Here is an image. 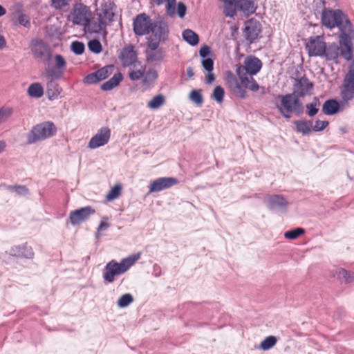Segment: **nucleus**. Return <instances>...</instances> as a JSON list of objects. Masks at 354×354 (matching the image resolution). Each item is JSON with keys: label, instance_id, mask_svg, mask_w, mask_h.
Segmentation results:
<instances>
[{"label": "nucleus", "instance_id": "f257e3e1", "mask_svg": "<svg viewBox=\"0 0 354 354\" xmlns=\"http://www.w3.org/2000/svg\"><path fill=\"white\" fill-rule=\"evenodd\" d=\"M322 23L329 29L338 28L340 32L338 41L341 55L346 61H351L354 52V27L348 17L341 10L324 8L322 13Z\"/></svg>", "mask_w": 354, "mask_h": 354}, {"label": "nucleus", "instance_id": "f03ea898", "mask_svg": "<svg viewBox=\"0 0 354 354\" xmlns=\"http://www.w3.org/2000/svg\"><path fill=\"white\" fill-rule=\"evenodd\" d=\"M261 67V61L254 56H248L243 64L237 66L236 73L242 84L253 92L257 91L259 85L252 76L257 74Z\"/></svg>", "mask_w": 354, "mask_h": 354}, {"label": "nucleus", "instance_id": "7ed1b4c3", "mask_svg": "<svg viewBox=\"0 0 354 354\" xmlns=\"http://www.w3.org/2000/svg\"><path fill=\"white\" fill-rule=\"evenodd\" d=\"M140 257V254L137 253L127 258L122 259L120 262L111 260L104 267L103 271L104 280L111 283L116 277L125 273Z\"/></svg>", "mask_w": 354, "mask_h": 354}, {"label": "nucleus", "instance_id": "20e7f679", "mask_svg": "<svg viewBox=\"0 0 354 354\" xmlns=\"http://www.w3.org/2000/svg\"><path fill=\"white\" fill-rule=\"evenodd\" d=\"M279 97L281 102L277 104V108L283 118L289 119L292 113L299 115L304 112L302 102L294 94L279 95Z\"/></svg>", "mask_w": 354, "mask_h": 354}, {"label": "nucleus", "instance_id": "39448f33", "mask_svg": "<svg viewBox=\"0 0 354 354\" xmlns=\"http://www.w3.org/2000/svg\"><path fill=\"white\" fill-rule=\"evenodd\" d=\"M57 132L52 122H44L34 126L27 134V144L32 145L38 141L50 138Z\"/></svg>", "mask_w": 354, "mask_h": 354}, {"label": "nucleus", "instance_id": "423d86ee", "mask_svg": "<svg viewBox=\"0 0 354 354\" xmlns=\"http://www.w3.org/2000/svg\"><path fill=\"white\" fill-rule=\"evenodd\" d=\"M92 12L90 8L82 3H75L68 16V20L73 25L84 27L91 19Z\"/></svg>", "mask_w": 354, "mask_h": 354}, {"label": "nucleus", "instance_id": "0eeeda50", "mask_svg": "<svg viewBox=\"0 0 354 354\" xmlns=\"http://www.w3.org/2000/svg\"><path fill=\"white\" fill-rule=\"evenodd\" d=\"M30 48L34 58L44 63L49 62L52 59L53 51L50 46L41 39L31 40Z\"/></svg>", "mask_w": 354, "mask_h": 354}, {"label": "nucleus", "instance_id": "6e6552de", "mask_svg": "<svg viewBox=\"0 0 354 354\" xmlns=\"http://www.w3.org/2000/svg\"><path fill=\"white\" fill-rule=\"evenodd\" d=\"M340 94L342 100L348 102L354 98V66L351 65L344 77L340 87Z\"/></svg>", "mask_w": 354, "mask_h": 354}, {"label": "nucleus", "instance_id": "1a4fd4ad", "mask_svg": "<svg viewBox=\"0 0 354 354\" xmlns=\"http://www.w3.org/2000/svg\"><path fill=\"white\" fill-rule=\"evenodd\" d=\"M153 21L145 13L138 15L133 22V30L137 36H144L150 33Z\"/></svg>", "mask_w": 354, "mask_h": 354}, {"label": "nucleus", "instance_id": "9d476101", "mask_svg": "<svg viewBox=\"0 0 354 354\" xmlns=\"http://www.w3.org/2000/svg\"><path fill=\"white\" fill-rule=\"evenodd\" d=\"M326 43L322 36L310 37L306 44L310 57H322L326 53Z\"/></svg>", "mask_w": 354, "mask_h": 354}, {"label": "nucleus", "instance_id": "9b49d317", "mask_svg": "<svg viewBox=\"0 0 354 354\" xmlns=\"http://www.w3.org/2000/svg\"><path fill=\"white\" fill-rule=\"evenodd\" d=\"M314 87V84L306 77H301L295 79L292 85V94L299 99L307 95H310Z\"/></svg>", "mask_w": 354, "mask_h": 354}, {"label": "nucleus", "instance_id": "f8f14e48", "mask_svg": "<svg viewBox=\"0 0 354 354\" xmlns=\"http://www.w3.org/2000/svg\"><path fill=\"white\" fill-rule=\"evenodd\" d=\"M150 32L154 39L166 41L169 38V34L167 22L162 17L158 18L153 21Z\"/></svg>", "mask_w": 354, "mask_h": 354}, {"label": "nucleus", "instance_id": "ddd939ff", "mask_svg": "<svg viewBox=\"0 0 354 354\" xmlns=\"http://www.w3.org/2000/svg\"><path fill=\"white\" fill-rule=\"evenodd\" d=\"M111 133V129L107 127L100 128L89 140L88 147L95 149L104 146L110 140Z\"/></svg>", "mask_w": 354, "mask_h": 354}, {"label": "nucleus", "instance_id": "4468645a", "mask_svg": "<svg viewBox=\"0 0 354 354\" xmlns=\"http://www.w3.org/2000/svg\"><path fill=\"white\" fill-rule=\"evenodd\" d=\"M94 213L95 210L90 206L81 207L70 213L68 221L72 225H78L87 221Z\"/></svg>", "mask_w": 354, "mask_h": 354}, {"label": "nucleus", "instance_id": "2eb2a0df", "mask_svg": "<svg viewBox=\"0 0 354 354\" xmlns=\"http://www.w3.org/2000/svg\"><path fill=\"white\" fill-rule=\"evenodd\" d=\"M178 180L174 177H161L153 180L149 187V193L159 192L177 185Z\"/></svg>", "mask_w": 354, "mask_h": 354}, {"label": "nucleus", "instance_id": "dca6fc26", "mask_svg": "<svg viewBox=\"0 0 354 354\" xmlns=\"http://www.w3.org/2000/svg\"><path fill=\"white\" fill-rule=\"evenodd\" d=\"M267 207L273 211L285 212L288 206V202L286 198L279 194L268 196L265 200Z\"/></svg>", "mask_w": 354, "mask_h": 354}, {"label": "nucleus", "instance_id": "f3484780", "mask_svg": "<svg viewBox=\"0 0 354 354\" xmlns=\"http://www.w3.org/2000/svg\"><path fill=\"white\" fill-rule=\"evenodd\" d=\"M261 32V24L259 21L250 19L245 23L244 37L250 44L254 42Z\"/></svg>", "mask_w": 354, "mask_h": 354}, {"label": "nucleus", "instance_id": "a211bd4d", "mask_svg": "<svg viewBox=\"0 0 354 354\" xmlns=\"http://www.w3.org/2000/svg\"><path fill=\"white\" fill-rule=\"evenodd\" d=\"M114 3L111 0H104L101 3L100 8L97 10L98 17L102 20L111 21L114 16L113 7Z\"/></svg>", "mask_w": 354, "mask_h": 354}, {"label": "nucleus", "instance_id": "6ab92c4d", "mask_svg": "<svg viewBox=\"0 0 354 354\" xmlns=\"http://www.w3.org/2000/svg\"><path fill=\"white\" fill-rule=\"evenodd\" d=\"M121 61L124 66H131L137 64V55L132 45L123 48L120 55Z\"/></svg>", "mask_w": 354, "mask_h": 354}, {"label": "nucleus", "instance_id": "aec40b11", "mask_svg": "<svg viewBox=\"0 0 354 354\" xmlns=\"http://www.w3.org/2000/svg\"><path fill=\"white\" fill-rule=\"evenodd\" d=\"M9 254L13 257H25L27 259L32 258L34 253L31 247L24 244L21 245H15L11 248Z\"/></svg>", "mask_w": 354, "mask_h": 354}, {"label": "nucleus", "instance_id": "412c9836", "mask_svg": "<svg viewBox=\"0 0 354 354\" xmlns=\"http://www.w3.org/2000/svg\"><path fill=\"white\" fill-rule=\"evenodd\" d=\"M106 21L98 17L97 21H91L89 19L88 24L84 26V30L90 33H102L105 31Z\"/></svg>", "mask_w": 354, "mask_h": 354}, {"label": "nucleus", "instance_id": "4be33fe9", "mask_svg": "<svg viewBox=\"0 0 354 354\" xmlns=\"http://www.w3.org/2000/svg\"><path fill=\"white\" fill-rule=\"evenodd\" d=\"M236 6L247 16L253 14L257 9L254 0H239L236 1Z\"/></svg>", "mask_w": 354, "mask_h": 354}, {"label": "nucleus", "instance_id": "5701e85b", "mask_svg": "<svg viewBox=\"0 0 354 354\" xmlns=\"http://www.w3.org/2000/svg\"><path fill=\"white\" fill-rule=\"evenodd\" d=\"M145 66L140 63H137L131 66L129 71V77L132 81H137L144 76L145 73Z\"/></svg>", "mask_w": 354, "mask_h": 354}, {"label": "nucleus", "instance_id": "b1692460", "mask_svg": "<svg viewBox=\"0 0 354 354\" xmlns=\"http://www.w3.org/2000/svg\"><path fill=\"white\" fill-rule=\"evenodd\" d=\"M296 131L304 136L309 135L312 131L313 121L300 120L295 122Z\"/></svg>", "mask_w": 354, "mask_h": 354}, {"label": "nucleus", "instance_id": "393cba45", "mask_svg": "<svg viewBox=\"0 0 354 354\" xmlns=\"http://www.w3.org/2000/svg\"><path fill=\"white\" fill-rule=\"evenodd\" d=\"M62 92V88L59 84L54 80H50L47 83L46 93L50 100L57 99Z\"/></svg>", "mask_w": 354, "mask_h": 354}, {"label": "nucleus", "instance_id": "a878e982", "mask_svg": "<svg viewBox=\"0 0 354 354\" xmlns=\"http://www.w3.org/2000/svg\"><path fill=\"white\" fill-rule=\"evenodd\" d=\"M122 80L121 73H115L113 76L101 85V89L104 91H111L117 86Z\"/></svg>", "mask_w": 354, "mask_h": 354}, {"label": "nucleus", "instance_id": "bb28decb", "mask_svg": "<svg viewBox=\"0 0 354 354\" xmlns=\"http://www.w3.org/2000/svg\"><path fill=\"white\" fill-rule=\"evenodd\" d=\"M339 108V105L335 100H328L324 103L322 111L326 115H331L335 114Z\"/></svg>", "mask_w": 354, "mask_h": 354}, {"label": "nucleus", "instance_id": "cd10ccee", "mask_svg": "<svg viewBox=\"0 0 354 354\" xmlns=\"http://www.w3.org/2000/svg\"><path fill=\"white\" fill-rule=\"evenodd\" d=\"M165 57V52L162 48L146 53L147 60L150 63L156 64L160 62Z\"/></svg>", "mask_w": 354, "mask_h": 354}, {"label": "nucleus", "instance_id": "c85d7f7f", "mask_svg": "<svg viewBox=\"0 0 354 354\" xmlns=\"http://www.w3.org/2000/svg\"><path fill=\"white\" fill-rule=\"evenodd\" d=\"M335 276L342 282L345 283H351L354 281V272H348L343 268H337L335 270Z\"/></svg>", "mask_w": 354, "mask_h": 354}, {"label": "nucleus", "instance_id": "c756f323", "mask_svg": "<svg viewBox=\"0 0 354 354\" xmlns=\"http://www.w3.org/2000/svg\"><path fill=\"white\" fill-rule=\"evenodd\" d=\"M156 6L166 4L167 15L172 17L176 13V0H152Z\"/></svg>", "mask_w": 354, "mask_h": 354}, {"label": "nucleus", "instance_id": "7c9ffc66", "mask_svg": "<svg viewBox=\"0 0 354 354\" xmlns=\"http://www.w3.org/2000/svg\"><path fill=\"white\" fill-rule=\"evenodd\" d=\"M28 93L31 97L40 98L44 95V88L40 83L35 82L29 86Z\"/></svg>", "mask_w": 354, "mask_h": 354}, {"label": "nucleus", "instance_id": "2f4dec72", "mask_svg": "<svg viewBox=\"0 0 354 354\" xmlns=\"http://www.w3.org/2000/svg\"><path fill=\"white\" fill-rule=\"evenodd\" d=\"M183 39L191 46H196L198 44V35L190 29H186L182 34Z\"/></svg>", "mask_w": 354, "mask_h": 354}, {"label": "nucleus", "instance_id": "473e14b6", "mask_svg": "<svg viewBox=\"0 0 354 354\" xmlns=\"http://www.w3.org/2000/svg\"><path fill=\"white\" fill-rule=\"evenodd\" d=\"M142 77L143 85L147 87H149L154 83L155 80L157 79L158 73L155 69L151 68L147 73H145L144 76Z\"/></svg>", "mask_w": 354, "mask_h": 354}, {"label": "nucleus", "instance_id": "72a5a7b5", "mask_svg": "<svg viewBox=\"0 0 354 354\" xmlns=\"http://www.w3.org/2000/svg\"><path fill=\"white\" fill-rule=\"evenodd\" d=\"M339 48L336 44L330 45L328 48L326 47V53L323 55L327 60L334 61L339 57Z\"/></svg>", "mask_w": 354, "mask_h": 354}, {"label": "nucleus", "instance_id": "f704fd0d", "mask_svg": "<svg viewBox=\"0 0 354 354\" xmlns=\"http://www.w3.org/2000/svg\"><path fill=\"white\" fill-rule=\"evenodd\" d=\"M6 189L14 192L19 196H26L29 194V189L25 185H3Z\"/></svg>", "mask_w": 354, "mask_h": 354}, {"label": "nucleus", "instance_id": "c9c22d12", "mask_svg": "<svg viewBox=\"0 0 354 354\" xmlns=\"http://www.w3.org/2000/svg\"><path fill=\"white\" fill-rule=\"evenodd\" d=\"M165 102V97L159 94L154 96L151 100L147 103V107L151 109H157L162 106Z\"/></svg>", "mask_w": 354, "mask_h": 354}, {"label": "nucleus", "instance_id": "e433bc0d", "mask_svg": "<svg viewBox=\"0 0 354 354\" xmlns=\"http://www.w3.org/2000/svg\"><path fill=\"white\" fill-rule=\"evenodd\" d=\"M277 339L276 337L270 335L265 338L260 344V348L263 351H268L272 348L276 344Z\"/></svg>", "mask_w": 354, "mask_h": 354}, {"label": "nucleus", "instance_id": "4c0bfd02", "mask_svg": "<svg viewBox=\"0 0 354 354\" xmlns=\"http://www.w3.org/2000/svg\"><path fill=\"white\" fill-rule=\"evenodd\" d=\"M13 113V109L9 106L0 108V125L6 122Z\"/></svg>", "mask_w": 354, "mask_h": 354}, {"label": "nucleus", "instance_id": "58836bf2", "mask_svg": "<svg viewBox=\"0 0 354 354\" xmlns=\"http://www.w3.org/2000/svg\"><path fill=\"white\" fill-rule=\"evenodd\" d=\"M133 301V296L130 293H126L119 298L117 304L120 308H125L131 304Z\"/></svg>", "mask_w": 354, "mask_h": 354}, {"label": "nucleus", "instance_id": "ea45409f", "mask_svg": "<svg viewBox=\"0 0 354 354\" xmlns=\"http://www.w3.org/2000/svg\"><path fill=\"white\" fill-rule=\"evenodd\" d=\"M122 190L120 185H115L107 194L106 198L108 201H111L119 197Z\"/></svg>", "mask_w": 354, "mask_h": 354}, {"label": "nucleus", "instance_id": "a19ab883", "mask_svg": "<svg viewBox=\"0 0 354 354\" xmlns=\"http://www.w3.org/2000/svg\"><path fill=\"white\" fill-rule=\"evenodd\" d=\"M305 230L301 227H297L292 230L287 231L284 233V237L288 239H296L301 234H304Z\"/></svg>", "mask_w": 354, "mask_h": 354}, {"label": "nucleus", "instance_id": "79ce46f5", "mask_svg": "<svg viewBox=\"0 0 354 354\" xmlns=\"http://www.w3.org/2000/svg\"><path fill=\"white\" fill-rule=\"evenodd\" d=\"M113 66L112 65L104 66L96 71L100 81L106 79L109 75L112 73Z\"/></svg>", "mask_w": 354, "mask_h": 354}, {"label": "nucleus", "instance_id": "37998d69", "mask_svg": "<svg viewBox=\"0 0 354 354\" xmlns=\"http://www.w3.org/2000/svg\"><path fill=\"white\" fill-rule=\"evenodd\" d=\"M319 105V101L317 97H314L313 102L306 104V109H308V115L310 117H313L316 115L318 112L317 106Z\"/></svg>", "mask_w": 354, "mask_h": 354}, {"label": "nucleus", "instance_id": "c03bdc74", "mask_svg": "<svg viewBox=\"0 0 354 354\" xmlns=\"http://www.w3.org/2000/svg\"><path fill=\"white\" fill-rule=\"evenodd\" d=\"M224 94V89L221 86H216L214 89L212 97L218 103H221L223 101Z\"/></svg>", "mask_w": 354, "mask_h": 354}, {"label": "nucleus", "instance_id": "a18cd8bd", "mask_svg": "<svg viewBox=\"0 0 354 354\" xmlns=\"http://www.w3.org/2000/svg\"><path fill=\"white\" fill-rule=\"evenodd\" d=\"M84 44L78 41L72 42L71 46V50L77 55H82L84 51Z\"/></svg>", "mask_w": 354, "mask_h": 354}, {"label": "nucleus", "instance_id": "49530a36", "mask_svg": "<svg viewBox=\"0 0 354 354\" xmlns=\"http://www.w3.org/2000/svg\"><path fill=\"white\" fill-rule=\"evenodd\" d=\"M88 47L91 52L96 54L100 53L102 49L101 43L97 39H93L88 41Z\"/></svg>", "mask_w": 354, "mask_h": 354}, {"label": "nucleus", "instance_id": "de8ad7c7", "mask_svg": "<svg viewBox=\"0 0 354 354\" xmlns=\"http://www.w3.org/2000/svg\"><path fill=\"white\" fill-rule=\"evenodd\" d=\"M190 100L198 105H201L203 100L200 90H193L189 95Z\"/></svg>", "mask_w": 354, "mask_h": 354}, {"label": "nucleus", "instance_id": "09e8293b", "mask_svg": "<svg viewBox=\"0 0 354 354\" xmlns=\"http://www.w3.org/2000/svg\"><path fill=\"white\" fill-rule=\"evenodd\" d=\"M245 87L242 84L241 81L240 80V82L237 86H236V88L232 91V93L241 99H245L246 97V91Z\"/></svg>", "mask_w": 354, "mask_h": 354}, {"label": "nucleus", "instance_id": "8fccbe9b", "mask_svg": "<svg viewBox=\"0 0 354 354\" xmlns=\"http://www.w3.org/2000/svg\"><path fill=\"white\" fill-rule=\"evenodd\" d=\"M160 42H163V41H159L158 39H156L154 38L149 39L147 41V48L146 50V53L158 50L160 48H159Z\"/></svg>", "mask_w": 354, "mask_h": 354}, {"label": "nucleus", "instance_id": "3c124183", "mask_svg": "<svg viewBox=\"0 0 354 354\" xmlns=\"http://www.w3.org/2000/svg\"><path fill=\"white\" fill-rule=\"evenodd\" d=\"M71 0H51V6L56 10H61L69 5Z\"/></svg>", "mask_w": 354, "mask_h": 354}, {"label": "nucleus", "instance_id": "603ef678", "mask_svg": "<svg viewBox=\"0 0 354 354\" xmlns=\"http://www.w3.org/2000/svg\"><path fill=\"white\" fill-rule=\"evenodd\" d=\"M328 122L326 120H317L315 122V125L313 124L312 131H323L328 125Z\"/></svg>", "mask_w": 354, "mask_h": 354}, {"label": "nucleus", "instance_id": "864d4df0", "mask_svg": "<svg viewBox=\"0 0 354 354\" xmlns=\"http://www.w3.org/2000/svg\"><path fill=\"white\" fill-rule=\"evenodd\" d=\"M17 21L24 27H29L30 25L29 17L20 12H18Z\"/></svg>", "mask_w": 354, "mask_h": 354}, {"label": "nucleus", "instance_id": "5fc2aeb1", "mask_svg": "<svg viewBox=\"0 0 354 354\" xmlns=\"http://www.w3.org/2000/svg\"><path fill=\"white\" fill-rule=\"evenodd\" d=\"M100 82L96 71L91 74L87 75L84 78V82L87 84H92Z\"/></svg>", "mask_w": 354, "mask_h": 354}, {"label": "nucleus", "instance_id": "6e6d98bb", "mask_svg": "<svg viewBox=\"0 0 354 354\" xmlns=\"http://www.w3.org/2000/svg\"><path fill=\"white\" fill-rule=\"evenodd\" d=\"M202 66L207 72H212L214 68V61L210 58L203 59L201 61Z\"/></svg>", "mask_w": 354, "mask_h": 354}, {"label": "nucleus", "instance_id": "4d7b16f0", "mask_svg": "<svg viewBox=\"0 0 354 354\" xmlns=\"http://www.w3.org/2000/svg\"><path fill=\"white\" fill-rule=\"evenodd\" d=\"M55 68L57 69H62L64 68L66 65V62L64 58L61 55H56L55 56Z\"/></svg>", "mask_w": 354, "mask_h": 354}, {"label": "nucleus", "instance_id": "13d9d810", "mask_svg": "<svg viewBox=\"0 0 354 354\" xmlns=\"http://www.w3.org/2000/svg\"><path fill=\"white\" fill-rule=\"evenodd\" d=\"M212 54L209 46L205 45L199 50V55L203 59L210 58L209 56Z\"/></svg>", "mask_w": 354, "mask_h": 354}, {"label": "nucleus", "instance_id": "bf43d9fd", "mask_svg": "<svg viewBox=\"0 0 354 354\" xmlns=\"http://www.w3.org/2000/svg\"><path fill=\"white\" fill-rule=\"evenodd\" d=\"M187 8L183 2H179L177 6V14L180 18H183L186 14Z\"/></svg>", "mask_w": 354, "mask_h": 354}, {"label": "nucleus", "instance_id": "052dcab7", "mask_svg": "<svg viewBox=\"0 0 354 354\" xmlns=\"http://www.w3.org/2000/svg\"><path fill=\"white\" fill-rule=\"evenodd\" d=\"M239 83V82L234 75H232L231 77L228 78L227 84L232 92L234 90L236 86H237Z\"/></svg>", "mask_w": 354, "mask_h": 354}, {"label": "nucleus", "instance_id": "680f3d73", "mask_svg": "<svg viewBox=\"0 0 354 354\" xmlns=\"http://www.w3.org/2000/svg\"><path fill=\"white\" fill-rule=\"evenodd\" d=\"M109 227V224L106 223V222H104V221H101V223H100L98 227H97V231L96 232V237L97 238H99L100 236V232L101 231H105Z\"/></svg>", "mask_w": 354, "mask_h": 354}, {"label": "nucleus", "instance_id": "e2e57ef3", "mask_svg": "<svg viewBox=\"0 0 354 354\" xmlns=\"http://www.w3.org/2000/svg\"><path fill=\"white\" fill-rule=\"evenodd\" d=\"M259 90V95L261 96H263L264 95H266L270 93V88L268 87L265 86H259V88L257 90Z\"/></svg>", "mask_w": 354, "mask_h": 354}, {"label": "nucleus", "instance_id": "0e129e2a", "mask_svg": "<svg viewBox=\"0 0 354 354\" xmlns=\"http://www.w3.org/2000/svg\"><path fill=\"white\" fill-rule=\"evenodd\" d=\"M215 80L214 75L211 72H208V74L206 77V82L207 84H212Z\"/></svg>", "mask_w": 354, "mask_h": 354}, {"label": "nucleus", "instance_id": "69168bd1", "mask_svg": "<svg viewBox=\"0 0 354 354\" xmlns=\"http://www.w3.org/2000/svg\"><path fill=\"white\" fill-rule=\"evenodd\" d=\"M153 274L156 277H159L160 275V268L157 265L153 266Z\"/></svg>", "mask_w": 354, "mask_h": 354}, {"label": "nucleus", "instance_id": "338daca9", "mask_svg": "<svg viewBox=\"0 0 354 354\" xmlns=\"http://www.w3.org/2000/svg\"><path fill=\"white\" fill-rule=\"evenodd\" d=\"M6 45V41L3 36L0 35V50L3 48Z\"/></svg>", "mask_w": 354, "mask_h": 354}, {"label": "nucleus", "instance_id": "774afa93", "mask_svg": "<svg viewBox=\"0 0 354 354\" xmlns=\"http://www.w3.org/2000/svg\"><path fill=\"white\" fill-rule=\"evenodd\" d=\"M187 74L189 78H192L194 76V71L192 67L187 68Z\"/></svg>", "mask_w": 354, "mask_h": 354}]
</instances>
